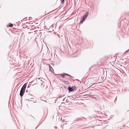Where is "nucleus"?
<instances>
[{"instance_id":"1","label":"nucleus","mask_w":129,"mask_h":129,"mask_svg":"<svg viewBox=\"0 0 129 129\" xmlns=\"http://www.w3.org/2000/svg\"><path fill=\"white\" fill-rule=\"evenodd\" d=\"M88 12L86 13L85 14L84 16L82 18V21H80V23H81L82 22L84 21L86 19L88 15Z\"/></svg>"},{"instance_id":"2","label":"nucleus","mask_w":129,"mask_h":129,"mask_svg":"<svg viewBox=\"0 0 129 129\" xmlns=\"http://www.w3.org/2000/svg\"><path fill=\"white\" fill-rule=\"evenodd\" d=\"M26 84L25 83L24 84V85L23 86H22V88H21V90L25 91V89L26 88Z\"/></svg>"},{"instance_id":"3","label":"nucleus","mask_w":129,"mask_h":129,"mask_svg":"<svg viewBox=\"0 0 129 129\" xmlns=\"http://www.w3.org/2000/svg\"><path fill=\"white\" fill-rule=\"evenodd\" d=\"M24 92L25 91L21 90L20 93V95L21 96H22L23 95Z\"/></svg>"},{"instance_id":"4","label":"nucleus","mask_w":129,"mask_h":129,"mask_svg":"<svg viewBox=\"0 0 129 129\" xmlns=\"http://www.w3.org/2000/svg\"><path fill=\"white\" fill-rule=\"evenodd\" d=\"M68 89L69 91L70 92H71L73 90V89H72V87H69Z\"/></svg>"},{"instance_id":"5","label":"nucleus","mask_w":129,"mask_h":129,"mask_svg":"<svg viewBox=\"0 0 129 129\" xmlns=\"http://www.w3.org/2000/svg\"><path fill=\"white\" fill-rule=\"evenodd\" d=\"M66 75L68 76H70L69 75L67 74H64L61 75V76L63 78L64 77V76Z\"/></svg>"},{"instance_id":"6","label":"nucleus","mask_w":129,"mask_h":129,"mask_svg":"<svg viewBox=\"0 0 129 129\" xmlns=\"http://www.w3.org/2000/svg\"><path fill=\"white\" fill-rule=\"evenodd\" d=\"M49 67L50 70L51 71V72H54V70L53 69V68L51 67L50 66H49Z\"/></svg>"},{"instance_id":"7","label":"nucleus","mask_w":129,"mask_h":129,"mask_svg":"<svg viewBox=\"0 0 129 129\" xmlns=\"http://www.w3.org/2000/svg\"><path fill=\"white\" fill-rule=\"evenodd\" d=\"M72 89H73V90H75L76 89V87L75 86H72Z\"/></svg>"},{"instance_id":"8","label":"nucleus","mask_w":129,"mask_h":129,"mask_svg":"<svg viewBox=\"0 0 129 129\" xmlns=\"http://www.w3.org/2000/svg\"><path fill=\"white\" fill-rule=\"evenodd\" d=\"M13 26V24H12L10 23L9 24V25L8 26L9 27H12Z\"/></svg>"},{"instance_id":"9","label":"nucleus","mask_w":129,"mask_h":129,"mask_svg":"<svg viewBox=\"0 0 129 129\" xmlns=\"http://www.w3.org/2000/svg\"><path fill=\"white\" fill-rule=\"evenodd\" d=\"M65 84H69V82L68 81H64V82Z\"/></svg>"},{"instance_id":"10","label":"nucleus","mask_w":129,"mask_h":129,"mask_svg":"<svg viewBox=\"0 0 129 129\" xmlns=\"http://www.w3.org/2000/svg\"><path fill=\"white\" fill-rule=\"evenodd\" d=\"M61 2L62 3H63V2L64 1V0H61Z\"/></svg>"},{"instance_id":"11","label":"nucleus","mask_w":129,"mask_h":129,"mask_svg":"<svg viewBox=\"0 0 129 129\" xmlns=\"http://www.w3.org/2000/svg\"><path fill=\"white\" fill-rule=\"evenodd\" d=\"M129 51V49L127 50L126 51L125 53H127Z\"/></svg>"},{"instance_id":"12","label":"nucleus","mask_w":129,"mask_h":129,"mask_svg":"<svg viewBox=\"0 0 129 129\" xmlns=\"http://www.w3.org/2000/svg\"><path fill=\"white\" fill-rule=\"evenodd\" d=\"M55 129H56V128H57V127H55Z\"/></svg>"}]
</instances>
